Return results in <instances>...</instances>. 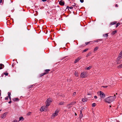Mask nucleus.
Wrapping results in <instances>:
<instances>
[{
	"mask_svg": "<svg viewBox=\"0 0 122 122\" xmlns=\"http://www.w3.org/2000/svg\"><path fill=\"white\" fill-rule=\"evenodd\" d=\"M88 99L86 98H83L82 99V101L83 102H87V101Z\"/></svg>",
	"mask_w": 122,
	"mask_h": 122,
	"instance_id": "14",
	"label": "nucleus"
},
{
	"mask_svg": "<svg viewBox=\"0 0 122 122\" xmlns=\"http://www.w3.org/2000/svg\"><path fill=\"white\" fill-rule=\"evenodd\" d=\"M2 2V0H0V3H1Z\"/></svg>",
	"mask_w": 122,
	"mask_h": 122,
	"instance_id": "43",
	"label": "nucleus"
},
{
	"mask_svg": "<svg viewBox=\"0 0 122 122\" xmlns=\"http://www.w3.org/2000/svg\"><path fill=\"white\" fill-rule=\"evenodd\" d=\"M88 50V49H86L83 51V52H85L86 51H87Z\"/></svg>",
	"mask_w": 122,
	"mask_h": 122,
	"instance_id": "30",
	"label": "nucleus"
},
{
	"mask_svg": "<svg viewBox=\"0 0 122 122\" xmlns=\"http://www.w3.org/2000/svg\"><path fill=\"white\" fill-rule=\"evenodd\" d=\"M13 100L14 102L16 101H19V99L18 98H15L13 99Z\"/></svg>",
	"mask_w": 122,
	"mask_h": 122,
	"instance_id": "15",
	"label": "nucleus"
},
{
	"mask_svg": "<svg viewBox=\"0 0 122 122\" xmlns=\"http://www.w3.org/2000/svg\"><path fill=\"white\" fill-rule=\"evenodd\" d=\"M76 94V92H74L73 93V96H74Z\"/></svg>",
	"mask_w": 122,
	"mask_h": 122,
	"instance_id": "33",
	"label": "nucleus"
},
{
	"mask_svg": "<svg viewBox=\"0 0 122 122\" xmlns=\"http://www.w3.org/2000/svg\"><path fill=\"white\" fill-rule=\"evenodd\" d=\"M117 122H120L119 121H117Z\"/></svg>",
	"mask_w": 122,
	"mask_h": 122,
	"instance_id": "50",
	"label": "nucleus"
},
{
	"mask_svg": "<svg viewBox=\"0 0 122 122\" xmlns=\"http://www.w3.org/2000/svg\"><path fill=\"white\" fill-rule=\"evenodd\" d=\"M76 103V102H71V103H70L69 104H67V106H69V105H74Z\"/></svg>",
	"mask_w": 122,
	"mask_h": 122,
	"instance_id": "11",
	"label": "nucleus"
},
{
	"mask_svg": "<svg viewBox=\"0 0 122 122\" xmlns=\"http://www.w3.org/2000/svg\"><path fill=\"white\" fill-rule=\"evenodd\" d=\"M115 6H116V7H118V5H117V4L116 5H115Z\"/></svg>",
	"mask_w": 122,
	"mask_h": 122,
	"instance_id": "45",
	"label": "nucleus"
},
{
	"mask_svg": "<svg viewBox=\"0 0 122 122\" xmlns=\"http://www.w3.org/2000/svg\"><path fill=\"white\" fill-rule=\"evenodd\" d=\"M97 94L99 96H100V97L101 98H104L105 96L104 93L101 91H100L99 92H98Z\"/></svg>",
	"mask_w": 122,
	"mask_h": 122,
	"instance_id": "3",
	"label": "nucleus"
},
{
	"mask_svg": "<svg viewBox=\"0 0 122 122\" xmlns=\"http://www.w3.org/2000/svg\"><path fill=\"white\" fill-rule=\"evenodd\" d=\"M45 108H47L46 107V106H42L40 109L41 111V112H43L45 110Z\"/></svg>",
	"mask_w": 122,
	"mask_h": 122,
	"instance_id": "9",
	"label": "nucleus"
},
{
	"mask_svg": "<svg viewBox=\"0 0 122 122\" xmlns=\"http://www.w3.org/2000/svg\"><path fill=\"white\" fill-rule=\"evenodd\" d=\"M117 68H122V64L120 65L117 66Z\"/></svg>",
	"mask_w": 122,
	"mask_h": 122,
	"instance_id": "21",
	"label": "nucleus"
},
{
	"mask_svg": "<svg viewBox=\"0 0 122 122\" xmlns=\"http://www.w3.org/2000/svg\"><path fill=\"white\" fill-rule=\"evenodd\" d=\"M59 111L57 110H56L55 113H53L51 116V119L54 118L55 117L57 116L58 114Z\"/></svg>",
	"mask_w": 122,
	"mask_h": 122,
	"instance_id": "2",
	"label": "nucleus"
},
{
	"mask_svg": "<svg viewBox=\"0 0 122 122\" xmlns=\"http://www.w3.org/2000/svg\"><path fill=\"white\" fill-rule=\"evenodd\" d=\"M24 120V118L23 117H21L19 118V121H23Z\"/></svg>",
	"mask_w": 122,
	"mask_h": 122,
	"instance_id": "17",
	"label": "nucleus"
},
{
	"mask_svg": "<svg viewBox=\"0 0 122 122\" xmlns=\"http://www.w3.org/2000/svg\"><path fill=\"white\" fill-rule=\"evenodd\" d=\"M108 36V35L107 34H106L103 35V36L105 38L107 37Z\"/></svg>",
	"mask_w": 122,
	"mask_h": 122,
	"instance_id": "19",
	"label": "nucleus"
},
{
	"mask_svg": "<svg viewBox=\"0 0 122 122\" xmlns=\"http://www.w3.org/2000/svg\"><path fill=\"white\" fill-rule=\"evenodd\" d=\"M50 70L49 69H46L45 71V73H46V74L48 73V72L50 71Z\"/></svg>",
	"mask_w": 122,
	"mask_h": 122,
	"instance_id": "23",
	"label": "nucleus"
},
{
	"mask_svg": "<svg viewBox=\"0 0 122 122\" xmlns=\"http://www.w3.org/2000/svg\"><path fill=\"white\" fill-rule=\"evenodd\" d=\"M74 5H73L72 6H74V5H75V4H74Z\"/></svg>",
	"mask_w": 122,
	"mask_h": 122,
	"instance_id": "49",
	"label": "nucleus"
},
{
	"mask_svg": "<svg viewBox=\"0 0 122 122\" xmlns=\"http://www.w3.org/2000/svg\"><path fill=\"white\" fill-rule=\"evenodd\" d=\"M4 74L6 76H7L8 75V73H4Z\"/></svg>",
	"mask_w": 122,
	"mask_h": 122,
	"instance_id": "36",
	"label": "nucleus"
},
{
	"mask_svg": "<svg viewBox=\"0 0 122 122\" xmlns=\"http://www.w3.org/2000/svg\"><path fill=\"white\" fill-rule=\"evenodd\" d=\"M94 98L95 99H96L97 98V97L96 96H94Z\"/></svg>",
	"mask_w": 122,
	"mask_h": 122,
	"instance_id": "39",
	"label": "nucleus"
},
{
	"mask_svg": "<svg viewBox=\"0 0 122 122\" xmlns=\"http://www.w3.org/2000/svg\"><path fill=\"white\" fill-rule=\"evenodd\" d=\"M64 103V102H61L59 103V104L60 105H62Z\"/></svg>",
	"mask_w": 122,
	"mask_h": 122,
	"instance_id": "24",
	"label": "nucleus"
},
{
	"mask_svg": "<svg viewBox=\"0 0 122 122\" xmlns=\"http://www.w3.org/2000/svg\"><path fill=\"white\" fill-rule=\"evenodd\" d=\"M117 32V30H115L114 31H113L112 32L111 34L112 35H114Z\"/></svg>",
	"mask_w": 122,
	"mask_h": 122,
	"instance_id": "16",
	"label": "nucleus"
},
{
	"mask_svg": "<svg viewBox=\"0 0 122 122\" xmlns=\"http://www.w3.org/2000/svg\"><path fill=\"white\" fill-rule=\"evenodd\" d=\"M91 68V66H89V67L86 68V69L87 70H89Z\"/></svg>",
	"mask_w": 122,
	"mask_h": 122,
	"instance_id": "26",
	"label": "nucleus"
},
{
	"mask_svg": "<svg viewBox=\"0 0 122 122\" xmlns=\"http://www.w3.org/2000/svg\"><path fill=\"white\" fill-rule=\"evenodd\" d=\"M5 100H7L8 99V97H5Z\"/></svg>",
	"mask_w": 122,
	"mask_h": 122,
	"instance_id": "32",
	"label": "nucleus"
},
{
	"mask_svg": "<svg viewBox=\"0 0 122 122\" xmlns=\"http://www.w3.org/2000/svg\"><path fill=\"white\" fill-rule=\"evenodd\" d=\"M96 103H93L92 104V107H94L96 106Z\"/></svg>",
	"mask_w": 122,
	"mask_h": 122,
	"instance_id": "25",
	"label": "nucleus"
},
{
	"mask_svg": "<svg viewBox=\"0 0 122 122\" xmlns=\"http://www.w3.org/2000/svg\"><path fill=\"white\" fill-rule=\"evenodd\" d=\"M33 85H31L30 86V87H32V86H33Z\"/></svg>",
	"mask_w": 122,
	"mask_h": 122,
	"instance_id": "46",
	"label": "nucleus"
},
{
	"mask_svg": "<svg viewBox=\"0 0 122 122\" xmlns=\"http://www.w3.org/2000/svg\"><path fill=\"white\" fill-rule=\"evenodd\" d=\"M87 76L86 72H83L81 73L80 75V77L82 78H85Z\"/></svg>",
	"mask_w": 122,
	"mask_h": 122,
	"instance_id": "5",
	"label": "nucleus"
},
{
	"mask_svg": "<svg viewBox=\"0 0 122 122\" xmlns=\"http://www.w3.org/2000/svg\"><path fill=\"white\" fill-rule=\"evenodd\" d=\"M13 122H18V121L16 120H15Z\"/></svg>",
	"mask_w": 122,
	"mask_h": 122,
	"instance_id": "38",
	"label": "nucleus"
},
{
	"mask_svg": "<svg viewBox=\"0 0 122 122\" xmlns=\"http://www.w3.org/2000/svg\"><path fill=\"white\" fill-rule=\"evenodd\" d=\"M102 40V39H98L96 41H94V42H98V41H101V40Z\"/></svg>",
	"mask_w": 122,
	"mask_h": 122,
	"instance_id": "28",
	"label": "nucleus"
},
{
	"mask_svg": "<svg viewBox=\"0 0 122 122\" xmlns=\"http://www.w3.org/2000/svg\"><path fill=\"white\" fill-rule=\"evenodd\" d=\"M11 101H10L8 103H11Z\"/></svg>",
	"mask_w": 122,
	"mask_h": 122,
	"instance_id": "44",
	"label": "nucleus"
},
{
	"mask_svg": "<svg viewBox=\"0 0 122 122\" xmlns=\"http://www.w3.org/2000/svg\"><path fill=\"white\" fill-rule=\"evenodd\" d=\"M59 4L60 5H64V3L63 1L61 0L59 2Z\"/></svg>",
	"mask_w": 122,
	"mask_h": 122,
	"instance_id": "12",
	"label": "nucleus"
},
{
	"mask_svg": "<svg viewBox=\"0 0 122 122\" xmlns=\"http://www.w3.org/2000/svg\"><path fill=\"white\" fill-rule=\"evenodd\" d=\"M52 101V99L51 98H48L46 101V107L47 108L50 105V103Z\"/></svg>",
	"mask_w": 122,
	"mask_h": 122,
	"instance_id": "4",
	"label": "nucleus"
},
{
	"mask_svg": "<svg viewBox=\"0 0 122 122\" xmlns=\"http://www.w3.org/2000/svg\"><path fill=\"white\" fill-rule=\"evenodd\" d=\"M8 96H10V94H11L10 93V92H8Z\"/></svg>",
	"mask_w": 122,
	"mask_h": 122,
	"instance_id": "34",
	"label": "nucleus"
},
{
	"mask_svg": "<svg viewBox=\"0 0 122 122\" xmlns=\"http://www.w3.org/2000/svg\"><path fill=\"white\" fill-rule=\"evenodd\" d=\"M89 42H86L85 43V44H86L87 45L89 43Z\"/></svg>",
	"mask_w": 122,
	"mask_h": 122,
	"instance_id": "41",
	"label": "nucleus"
},
{
	"mask_svg": "<svg viewBox=\"0 0 122 122\" xmlns=\"http://www.w3.org/2000/svg\"><path fill=\"white\" fill-rule=\"evenodd\" d=\"M117 93H116V95H117Z\"/></svg>",
	"mask_w": 122,
	"mask_h": 122,
	"instance_id": "52",
	"label": "nucleus"
},
{
	"mask_svg": "<svg viewBox=\"0 0 122 122\" xmlns=\"http://www.w3.org/2000/svg\"><path fill=\"white\" fill-rule=\"evenodd\" d=\"M122 58V51L120 52L119 56L117 58L118 60H119Z\"/></svg>",
	"mask_w": 122,
	"mask_h": 122,
	"instance_id": "6",
	"label": "nucleus"
},
{
	"mask_svg": "<svg viewBox=\"0 0 122 122\" xmlns=\"http://www.w3.org/2000/svg\"><path fill=\"white\" fill-rule=\"evenodd\" d=\"M7 114V112H5L2 114V115L1 117L2 118H4L6 116Z\"/></svg>",
	"mask_w": 122,
	"mask_h": 122,
	"instance_id": "7",
	"label": "nucleus"
},
{
	"mask_svg": "<svg viewBox=\"0 0 122 122\" xmlns=\"http://www.w3.org/2000/svg\"><path fill=\"white\" fill-rule=\"evenodd\" d=\"M116 23H117V22L114 21L113 22H112L111 23H110V25H113L115 24Z\"/></svg>",
	"mask_w": 122,
	"mask_h": 122,
	"instance_id": "20",
	"label": "nucleus"
},
{
	"mask_svg": "<svg viewBox=\"0 0 122 122\" xmlns=\"http://www.w3.org/2000/svg\"><path fill=\"white\" fill-rule=\"evenodd\" d=\"M111 107V106H110V107Z\"/></svg>",
	"mask_w": 122,
	"mask_h": 122,
	"instance_id": "51",
	"label": "nucleus"
},
{
	"mask_svg": "<svg viewBox=\"0 0 122 122\" xmlns=\"http://www.w3.org/2000/svg\"><path fill=\"white\" fill-rule=\"evenodd\" d=\"M46 74V73H42V74H41V75H41V76H42L44 75L45 74Z\"/></svg>",
	"mask_w": 122,
	"mask_h": 122,
	"instance_id": "27",
	"label": "nucleus"
},
{
	"mask_svg": "<svg viewBox=\"0 0 122 122\" xmlns=\"http://www.w3.org/2000/svg\"><path fill=\"white\" fill-rule=\"evenodd\" d=\"M107 86H103V87H107Z\"/></svg>",
	"mask_w": 122,
	"mask_h": 122,
	"instance_id": "47",
	"label": "nucleus"
},
{
	"mask_svg": "<svg viewBox=\"0 0 122 122\" xmlns=\"http://www.w3.org/2000/svg\"><path fill=\"white\" fill-rule=\"evenodd\" d=\"M82 109H81L80 111V114L79 117V118L80 119H81L83 117V114L82 113Z\"/></svg>",
	"mask_w": 122,
	"mask_h": 122,
	"instance_id": "8",
	"label": "nucleus"
},
{
	"mask_svg": "<svg viewBox=\"0 0 122 122\" xmlns=\"http://www.w3.org/2000/svg\"><path fill=\"white\" fill-rule=\"evenodd\" d=\"M46 0H42V1L43 2L45 1Z\"/></svg>",
	"mask_w": 122,
	"mask_h": 122,
	"instance_id": "42",
	"label": "nucleus"
},
{
	"mask_svg": "<svg viewBox=\"0 0 122 122\" xmlns=\"http://www.w3.org/2000/svg\"><path fill=\"white\" fill-rule=\"evenodd\" d=\"M99 47H96L94 49V51H95L97 50L98 48Z\"/></svg>",
	"mask_w": 122,
	"mask_h": 122,
	"instance_id": "22",
	"label": "nucleus"
},
{
	"mask_svg": "<svg viewBox=\"0 0 122 122\" xmlns=\"http://www.w3.org/2000/svg\"><path fill=\"white\" fill-rule=\"evenodd\" d=\"M31 113V112H29L27 113V115H29Z\"/></svg>",
	"mask_w": 122,
	"mask_h": 122,
	"instance_id": "31",
	"label": "nucleus"
},
{
	"mask_svg": "<svg viewBox=\"0 0 122 122\" xmlns=\"http://www.w3.org/2000/svg\"><path fill=\"white\" fill-rule=\"evenodd\" d=\"M116 94H114L113 96H111L107 97L105 100V102L108 103H110L114 101L116 98Z\"/></svg>",
	"mask_w": 122,
	"mask_h": 122,
	"instance_id": "1",
	"label": "nucleus"
},
{
	"mask_svg": "<svg viewBox=\"0 0 122 122\" xmlns=\"http://www.w3.org/2000/svg\"><path fill=\"white\" fill-rule=\"evenodd\" d=\"M9 98H10V100L11 99V97L10 96H8Z\"/></svg>",
	"mask_w": 122,
	"mask_h": 122,
	"instance_id": "40",
	"label": "nucleus"
},
{
	"mask_svg": "<svg viewBox=\"0 0 122 122\" xmlns=\"http://www.w3.org/2000/svg\"><path fill=\"white\" fill-rule=\"evenodd\" d=\"M4 67V66L3 64H0V69H2Z\"/></svg>",
	"mask_w": 122,
	"mask_h": 122,
	"instance_id": "13",
	"label": "nucleus"
},
{
	"mask_svg": "<svg viewBox=\"0 0 122 122\" xmlns=\"http://www.w3.org/2000/svg\"><path fill=\"white\" fill-rule=\"evenodd\" d=\"M120 25V24L119 23H117L116 26V27H117L119 25Z\"/></svg>",
	"mask_w": 122,
	"mask_h": 122,
	"instance_id": "29",
	"label": "nucleus"
},
{
	"mask_svg": "<svg viewBox=\"0 0 122 122\" xmlns=\"http://www.w3.org/2000/svg\"><path fill=\"white\" fill-rule=\"evenodd\" d=\"M81 59V58L80 57H78L76 58L75 61H74V63H76L80 59Z\"/></svg>",
	"mask_w": 122,
	"mask_h": 122,
	"instance_id": "10",
	"label": "nucleus"
},
{
	"mask_svg": "<svg viewBox=\"0 0 122 122\" xmlns=\"http://www.w3.org/2000/svg\"><path fill=\"white\" fill-rule=\"evenodd\" d=\"M75 75L76 76H78V72H76L75 73Z\"/></svg>",
	"mask_w": 122,
	"mask_h": 122,
	"instance_id": "18",
	"label": "nucleus"
},
{
	"mask_svg": "<svg viewBox=\"0 0 122 122\" xmlns=\"http://www.w3.org/2000/svg\"><path fill=\"white\" fill-rule=\"evenodd\" d=\"M69 8L70 9H72L73 8V7L72 6L71 7H69Z\"/></svg>",
	"mask_w": 122,
	"mask_h": 122,
	"instance_id": "35",
	"label": "nucleus"
},
{
	"mask_svg": "<svg viewBox=\"0 0 122 122\" xmlns=\"http://www.w3.org/2000/svg\"><path fill=\"white\" fill-rule=\"evenodd\" d=\"M75 115L76 116V115H77V114H76V113H75Z\"/></svg>",
	"mask_w": 122,
	"mask_h": 122,
	"instance_id": "48",
	"label": "nucleus"
},
{
	"mask_svg": "<svg viewBox=\"0 0 122 122\" xmlns=\"http://www.w3.org/2000/svg\"><path fill=\"white\" fill-rule=\"evenodd\" d=\"M80 1L81 3H83V2L84 0H80Z\"/></svg>",
	"mask_w": 122,
	"mask_h": 122,
	"instance_id": "37",
	"label": "nucleus"
}]
</instances>
